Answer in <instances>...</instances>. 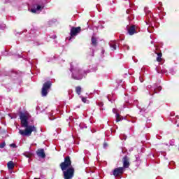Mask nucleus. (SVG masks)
Instances as JSON below:
<instances>
[{"label":"nucleus","mask_w":179,"mask_h":179,"mask_svg":"<svg viewBox=\"0 0 179 179\" xmlns=\"http://www.w3.org/2000/svg\"><path fill=\"white\" fill-rule=\"evenodd\" d=\"M86 75V71H83L82 69H78L77 71H76L73 73V79H76L77 80H80V79H83V75Z\"/></svg>","instance_id":"9"},{"label":"nucleus","mask_w":179,"mask_h":179,"mask_svg":"<svg viewBox=\"0 0 179 179\" xmlns=\"http://www.w3.org/2000/svg\"><path fill=\"white\" fill-rule=\"evenodd\" d=\"M147 24H150V20H149L148 22H146Z\"/></svg>","instance_id":"27"},{"label":"nucleus","mask_w":179,"mask_h":179,"mask_svg":"<svg viewBox=\"0 0 179 179\" xmlns=\"http://www.w3.org/2000/svg\"><path fill=\"white\" fill-rule=\"evenodd\" d=\"M10 147L13 148L14 149H16V148H17V145H16L15 143H12V144H10Z\"/></svg>","instance_id":"24"},{"label":"nucleus","mask_w":179,"mask_h":179,"mask_svg":"<svg viewBox=\"0 0 179 179\" xmlns=\"http://www.w3.org/2000/svg\"><path fill=\"white\" fill-rule=\"evenodd\" d=\"M109 45L113 50H117V42L115 41H111L109 43Z\"/></svg>","instance_id":"15"},{"label":"nucleus","mask_w":179,"mask_h":179,"mask_svg":"<svg viewBox=\"0 0 179 179\" xmlns=\"http://www.w3.org/2000/svg\"><path fill=\"white\" fill-rule=\"evenodd\" d=\"M157 8L158 10H156V13H158V15H160V13H162L163 10H164L162 6V3H159V6Z\"/></svg>","instance_id":"13"},{"label":"nucleus","mask_w":179,"mask_h":179,"mask_svg":"<svg viewBox=\"0 0 179 179\" xmlns=\"http://www.w3.org/2000/svg\"><path fill=\"white\" fill-rule=\"evenodd\" d=\"M82 101H83V103H86V101H87V98L83 97V98H82Z\"/></svg>","instance_id":"26"},{"label":"nucleus","mask_w":179,"mask_h":179,"mask_svg":"<svg viewBox=\"0 0 179 179\" xmlns=\"http://www.w3.org/2000/svg\"><path fill=\"white\" fill-rule=\"evenodd\" d=\"M5 146H6V143H5V142L0 143V149H3Z\"/></svg>","instance_id":"22"},{"label":"nucleus","mask_w":179,"mask_h":179,"mask_svg":"<svg viewBox=\"0 0 179 179\" xmlns=\"http://www.w3.org/2000/svg\"><path fill=\"white\" fill-rule=\"evenodd\" d=\"M82 31V28L80 27H73L70 31V38L69 40H72L74 37H76L79 33Z\"/></svg>","instance_id":"7"},{"label":"nucleus","mask_w":179,"mask_h":179,"mask_svg":"<svg viewBox=\"0 0 179 179\" xmlns=\"http://www.w3.org/2000/svg\"><path fill=\"white\" fill-rule=\"evenodd\" d=\"M113 113H114V114H118V110L117 108H113Z\"/></svg>","instance_id":"25"},{"label":"nucleus","mask_w":179,"mask_h":179,"mask_svg":"<svg viewBox=\"0 0 179 179\" xmlns=\"http://www.w3.org/2000/svg\"><path fill=\"white\" fill-rule=\"evenodd\" d=\"M36 153L38 157H41L42 159L45 157V152H44V149L38 150Z\"/></svg>","instance_id":"12"},{"label":"nucleus","mask_w":179,"mask_h":179,"mask_svg":"<svg viewBox=\"0 0 179 179\" xmlns=\"http://www.w3.org/2000/svg\"><path fill=\"white\" fill-rule=\"evenodd\" d=\"M20 118L21 120V127L25 128L24 130L19 129V134L22 135V136H30L32 132H37V129L34 125H29V120L31 118V115L27 112L21 113L20 115Z\"/></svg>","instance_id":"1"},{"label":"nucleus","mask_w":179,"mask_h":179,"mask_svg":"<svg viewBox=\"0 0 179 179\" xmlns=\"http://www.w3.org/2000/svg\"><path fill=\"white\" fill-rule=\"evenodd\" d=\"M127 13H129V10H127Z\"/></svg>","instance_id":"29"},{"label":"nucleus","mask_w":179,"mask_h":179,"mask_svg":"<svg viewBox=\"0 0 179 179\" xmlns=\"http://www.w3.org/2000/svg\"><path fill=\"white\" fill-rule=\"evenodd\" d=\"M51 82L47 81L43 85L41 95L43 97H45L48 94V92H50V89L51 88Z\"/></svg>","instance_id":"5"},{"label":"nucleus","mask_w":179,"mask_h":179,"mask_svg":"<svg viewBox=\"0 0 179 179\" xmlns=\"http://www.w3.org/2000/svg\"><path fill=\"white\" fill-rule=\"evenodd\" d=\"M91 41H92V45L94 47H96L97 46V38H96V37L92 36V39H91Z\"/></svg>","instance_id":"17"},{"label":"nucleus","mask_w":179,"mask_h":179,"mask_svg":"<svg viewBox=\"0 0 179 179\" xmlns=\"http://www.w3.org/2000/svg\"><path fill=\"white\" fill-rule=\"evenodd\" d=\"M155 53L157 54V61L160 63L161 65L164 64V59L162 58L163 57V53H162V50H160V48L158 45H155Z\"/></svg>","instance_id":"8"},{"label":"nucleus","mask_w":179,"mask_h":179,"mask_svg":"<svg viewBox=\"0 0 179 179\" xmlns=\"http://www.w3.org/2000/svg\"><path fill=\"white\" fill-rule=\"evenodd\" d=\"M76 92L80 96V93H82V87L80 86L76 87Z\"/></svg>","instance_id":"19"},{"label":"nucleus","mask_w":179,"mask_h":179,"mask_svg":"<svg viewBox=\"0 0 179 179\" xmlns=\"http://www.w3.org/2000/svg\"><path fill=\"white\" fill-rule=\"evenodd\" d=\"M24 155L26 157H28L29 159H30L31 157H33V153L29 152H24Z\"/></svg>","instance_id":"20"},{"label":"nucleus","mask_w":179,"mask_h":179,"mask_svg":"<svg viewBox=\"0 0 179 179\" xmlns=\"http://www.w3.org/2000/svg\"><path fill=\"white\" fill-rule=\"evenodd\" d=\"M116 122H120V121H122L124 120V117L121 116L119 113L116 114Z\"/></svg>","instance_id":"18"},{"label":"nucleus","mask_w":179,"mask_h":179,"mask_svg":"<svg viewBox=\"0 0 179 179\" xmlns=\"http://www.w3.org/2000/svg\"><path fill=\"white\" fill-rule=\"evenodd\" d=\"M171 116L175 115V113H171Z\"/></svg>","instance_id":"28"},{"label":"nucleus","mask_w":179,"mask_h":179,"mask_svg":"<svg viewBox=\"0 0 179 179\" xmlns=\"http://www.w3.org/2000/svg\"><path fill=\"white\" fill-rule=\"evenodd\" d=\"M148 30L150 33H153V30H155V29L153 28V27H149L148 28Z\"/></svg>","instance_id":"23"},{"label":"nucleus","mask_w":179,"mask_h":179,"mask_svg":"<svg viewBox=\"0 0 179 179\" xmlns=\"http://www.w3.org/2000/svg\"><path fill=\"white\" fill-rule=\"evenodd\" d=\"M156 69H157V72L158 73H167V70H166V69H164V68L162 69V67H160V66H157L156 68Z\"/></svg>","instance_id":"14"},{"label":"nucleus","mask_w":179,"mask_h":179,"mask_svg":"<svg viewBox=\"0 0 179 179\" xmlns=\"http://www.w3.org/2000/svg\"><path fill=\"white\" fill-rule=\"evenodd\" d=\"M60 169L63 171L64 179L73 178L75 168L72 166V161H71V157L69 156H66L64 158V162L60 164Z\"/></svg>","instance_id":"2"},{"label":"nucleus","mask_w":179,"mask_h":179,"mask_svg":"<svg viewBox=\"0 0 179 179\" xmlns=\"http://www.w3.org/2000/svg\"><path fill=\"white\" fill-rule=\"evenodd\" d=\"M7 166L8 170H13V169H15V163L12 161L8 162Z\"/></svg>","instance_id":"16"},{"label":"nucleus","mask_w":179,"mask_h":179,"mask_svg":"<svg viewBox=\"0 0 179 179\" xmlns=\"http://www.w3.org/2000/svg\"><path fill=\"white\" fill-rule=\"evenodd\" d=\"M147 89L149 91V94L154 96L155 93H159L162 90V86H157V85L155 84L152 87V85H148Z\"/></svg>","instance_id":"4"},{"label":"nucleus","mask_w":179,"mask_h":179,"mask_svg":"<svg viewBox=\"0 0 179 179\" xmlns=\"http://www.w3.org/2000/svg\"><path fill=\"white\" fill-rule=\"evenodd\" d=\"M44 9V5H36V8H32L30 10V12L32 13H37L38 11H41Z\"/></svg>","instance_id":"10"},{"label":"nucleus","mask_w":179,"mask_h":179,"mask_svg":"<svg viewBox=\"0 0 179 179\" xmlns=\"http://www.w3.org/2000/svg\"><path fill=\"white\" fill-rule=\"evenodd\" d=\"M127 30L129 36H134V34H136V33L141 31V28L137 25H127Z\"/></svg>","instance_id":"3"},{"label":"nucleus","mask_w":179,"mask_h":179,"mask_svg":"<svg viewBox=\"0 0 179 179\" xmlns=\"http://www.w3.org/2000/svg\"><path fill=\"white\" fill-rule=\"evenodd\" d=\"M175 124H177V127H179V116L178 115H176V117H175Z\"/></svg>","instance_id":"21"},{"label":"nucleus","mask_w":179,"mask_h":179,"mask_svg":"<svg viewBox=\"0 0 179 179\" xmlns=\"http://www.w3.org/2000/svg\"><path fill=\"white\" fill-rule=\"evenodd\" d=\"M123 162V168L125 169H128V167H129L130 164H129V157H128V156H124L123 157L122 159Z\"/></svg>","instance_id":"11"},{"label":"nucleus","mask_w":179,"mask_h":179,"mask_svg":"<svg viewBox=\"0 0 179 179\" xmlns=\"http://www.w3.org/2000/svg\"><path fill=\"white\" fill-rule=\"evenodd\" d=\"M124 171H125L124 167H118L113 170V174L115 179H120L122 177V174H124Z\"/></svg>","instance_id":"6"},{"label":"nucleus","mask_w":179,"mask_h":179,"mask_svg":"<svg viewBox=\"0 0 179 179\" xmlns=\"http://www.w3.org/2000/svg\"><path fill=\"white\" fill-rule=\"evenodd\" d=\"M34 179H41V178H35Z\"/></svg>","instance_id":"30"}]
</instances>
